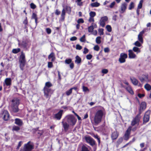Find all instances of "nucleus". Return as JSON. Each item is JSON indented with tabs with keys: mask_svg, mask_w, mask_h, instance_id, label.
<instances>
[{
	"mask_svg": "<svg viewBox=\"0 0 151 151\" xmlns=\"http://www.w3.org/2000/svg\"><path fill=\"white\" fill-rule=\"evenodd\" d=\"M104 114L103 109H99L95 113L94 118V121L96 125H98V124L101 122Z\"/></svg>",
	"mask_w": 151,
	"mask_h": 151,
	"instance_id": "obj_1",
	"label": "nucleus"
},
{
	"mask_svg": "<svg viewBox=\"0 0 151 151\" xmlns=\"http://www.w3.org/2000/svg\"><path fill=\"white\" fill-rule=\"evenodd\" d=\"M12 104L11 111L14 113L17 112L19 111L18 106L19 104V100L17 98H14L12 100Z\"/></svg>",
	"mask_w": 151,
	"mask_h": 151,
	"instance_id": "obj_2",
	"label": "nucleus"
},
{
	"mask_svg": "<svg viewBox=\"0 0 151 151\" xmlns=\"http://www.w3.org/2000/svg\"><path fill=\"white\" fill-rule=\"evenodd\" d=\"M67 120V122L70 126H73L76 124L77 122V119L72 115H69L65 117Z\"/></svg>",
	"mask_w": 151,
	"mask_h": 151,
	"instance_id": "obj_3",
	"label": "nucleus"
},
{
	"mask_svg": "<svg viewBox=\"0 0 151 151\" xmlns=\"http://www.w3.org/2000/svg\"><path fill=\"white\" fill-rule=\"evenodd\" d=\"M26 61L25 55L23 52H22L20 55L19 61V67L22 70H24V67L25 65Z\"/></svg>",
	"mask_w": 151,
	"mask_h": 151,
	"instance_id": "obj_4",
	"label": "nucleus"
},
{
	"mask_svg": "<svg viewBox=\"0 0 151 151\" xmlns=\"http://www.w3.org/2000/svg\"><path fill=\"white\" fill-rule=\"evenodd\" d=\"M43 90L44 96L46 98L49 99L52 93L51 89L47 87H44Z\"/></svg>",
	"mask_w": 151,
	"mask_h": 151,
	"instance_id": "obj_5",
	"label": "nucleus"
},
{
	"mask_svg": "<svg viewBox=\"0 0 151 151\" xmlns=\"http://www.w3.org/2000/svg\"><path fill=\"white\" fill-rule=\"evenodd\" d=\"M140 119V114H139L136 116L133 119L131 122L132 126H134L136 124L138 125Z\"/></svg>",
	"mask_w": 151,
	"mask_h": 151,
	"instance_id": "obj_6",
	"label": "nucleus"
},
{
	"mask_svg": "<svg viewBox=\"0 0 151 151\" xmlns=\"http://www.w3.org/2000/svg\"><path fill=\"white\" fill-rule=\"evenodd\" d=\"M127 58V54L122 53L120 54V57L119 59V61L121 63H124L126 61V59Z\"/></svg>",
	"mask_w": 151,
	"mask_h": 151,
	"instance_id": "obj_7",
	"label": "nucleus"
},
{
	"mask_svg": "<svg viewBox=\"0 0 151 151\" xmlns=\"http://www.w3.org/2000/svg\"><path fill=\"white\" fill-rule=\"evenodd\" d=\"M85 139L87 143H89L91 145H93L95 144L94 140L89 136H86Z\"/></svg>",
	"mask_w": 151,
	"mask_h": 151,
	"instance_id": "obj_8",
	"label": "nucleus"
},
{
	"mask_svg": "<svg viewBox=\"0 0 151 151\" xmlns=\"http://www.w3.org/2000/svg\"><path fill=\"white\" fill-rule=\"evenodd\" d=\"M139 80L142 82L149 81L148 75V74H143L139 78Z\"/></svg>",
	"mask_w": 151,
	"mask_h": 151,
	"instance_id": "obj_9",
	"label": "nucleus"
},
{
	"mask_svg": "<svg viewBox=\"0 0 151 151\" xmlns=\"http://www.w3.org/2000/svg\"><path fill=\"white\" fill-rule=\"evenodd\" d=\"M127 4L125 2L122 3L120 6V10H119V12L121 13H124L127 8Z\"/></svg>",
	"mask_w": 151,
	"mask_h": 151,
	"instance_id": "obj_10",
	"label": "nucleus"
},
{
	"mask_svg": "<svg viewBox=\"0 0 151 151\" xmlns=\"http://www.w3.org/2000/svg\"><path fill=\"white\" fill-rule=\"evenodd\" d=\"M131 129L132 127L130 126L129 127L127 130L124 137V139L125 140H127L129 139Z\"/></svg>",
	"mask_w": 151,
	"mask_h": 151,
	"instance_id": "obj_11",
	"label": "nucleus"
},
{
	"mask_svg": "<svg viewBox=\"0 0 151 151\" xmlns=\"http://www.w3.org/2000/svg\"><path fill=\"white\" fill-rule=\"evenodd\" d=\"M108 18L107 16H104L101 17L100 20V25L102 27H104L106 22L108 20Z\"/></svg>",
	"mask_w": 151,
	"mask_h": 151,
	"instance_id": "obj_12",
	"label": "nucleus"
},
{
	"mask_svg": "<svg viewBox=\"0 0 151 151\" xmlns=\"http://www.w3.org/2000/svg\"><path fill=\"white\" fill-rule=\"evenodd\" d=\"M146 29H143L142 31L140 32L138 35V40L140 42L141 44L143 43V39L142 38V35L144 34L145 32L146 31Z\"/></svg>",
	"mask_w": 151,
	"mask_h": 151,
	"instance_id": "obj_13",
	"label": "nucleus"
},
{
	"mask_svg": "<svg viewBox=\"0 0 151 151\" xmlns=\"http://www.w3.org/2000/svg\"><path fill=\"white\" fill-rule=\"evenodd\" d=\"M63 111V110H60L58 113L55 114L54 116V118L57 119V120H60L62 117Z\"/></svg>",
	"mask_w": 151,
	"mask_h": 151,
	"instance_id": "obj_14",
	"label": "nucleus"
},
{
	"mask_svg": "<svg viewBox=\"0 0 151 151\" xmlns=\"http://www.w3.org/2000/svg\"><path fill=\"white\" fill-rule=\"evenodd\" d=\"M150 112V111H148L145 113L143 118L144 122H147L149 121Z\"/></svg>",
	"mask_w": 151,
	"mask_h": 151,
	"instance_id": "obj_15",
	"label": "nucleus"
},
{
	"mask_svg": "<svg viewBox=\"0 0 151 151\" xmlns=\"http://www.w3.org/2000/svg\"><path fill=\"white\" fill-rule=\"evenodd\" d=\"M97 27V25L95 23H92L91 25L88 28V31L90 32H92L93 31V29Z\"/></svg>",
	"mask_w": 151,
	"mask_h": 151,
	"instance_id": "obj_16",
	"label": "nucleus"
},
{
	"mask_svg": "<svg viewBox=\"0 0 151 151\" xmlns=\"http://www.w3.org/2000/svg\"><path fill=\"white\" fill-rule=\"evenodd\" d=\"M128 52L129 57V58H135L136 57V55L133 52L132 50H129Z\"/></svg>",
	"mask_w": 151,
	"mask_h": 151,
	"instance_id": "obj_17",
	"label": "nucleus"
},
{
	"mask_svg": "<svg viewBox=\"0 0 151 151\" xmlns=\"http://www.w3.org/2000/svg\"><path fill=\"white\" fill-rule=\"evenodd\" d=\"M146 104L145 102H142L141 104L140 105V114H141V112L143 110H144L146 108Z\"/></svg>",
	"mask_w": 151,
	"mask_h": 151,
	"instance_id": "obj_18",
	"label": "nucleus"
},
{
	"mask_svg": "<svg viewBox=\"0 0 151 151\" xmlns=\"http://www.w3.org/2000/svg\"><path fill=\"white\" fill-rule=\"evenodd\" d=\"M62 123L64 128V130L65 131H67L68 130L69 125H70L68 123H67V122H64V120L62 121Z\"/></svg>",
	"mask_w": 151,
	"mask_h": 151,
	"instance_id": "obj_19",
	"label": "nucleus"
},
{
	"mask_svg": "<svg viewBox=\"0 0 151 151\" xmlns=\"http://www.w3.org/2000/svg\"><path fill=\"white\" fill-rule=\"evenodd\" d=\"M9 114L6 111H4L3 112V118L4 120L7 121L9 118Z\"/></svg>",
	"mask_w": 151,
	"mask_h": 151,
	"instance_id": "obj_20",
	"label": "nucleus"
},
{
	"mask_svg": "<svg viewBox=\"0 0 151 151\" xmlns=\"http://www.w3.org/2000/svg\"><path fill=\"white\" fill-rule=\"evenodd\" d=\"M118 133L115 131L112 133L111 138L113 140L116 139L118 137Z\"/></svg>",
	"mask_w": 151,
	"mask_h": 151,
	"instance_id": "obj_21",
	"label": "nucleus"
},
{
	"mask_svg": "<svg viewBox=\"0 0 151 151\" xmlns=\"http://www.w3.org/2000/svg\"><path fill=\"white\" fill-rule=\"evenodd\" d=\"M15 123L19 126H21L23 124L22 120L16 118L15 119Z\"/></svg>",
	"mask_w": 151,
	"mask_h": 151,
	"instance_id": "obj_22",
	"label": "nucleus"
},
{
	"mask_svg": "<svg viewBox=\"0 0 151 151\" xmlns=\"http://www.w3.org/2000/svg\"><path fill=\"white\" fill-rule=\"evenodd\" d=\"M131 81L132 83L134 85L137 86L138 84V80L134 77H132L130 78Z\"/></svg>",
	"mask_w": 151,
	"mask_h": 151,
	"instance_id": "obj_23",
	"label": "nucleus"
},
{
	"mask_svg": "<svg viewBox=\"0 0 151 151\" xmlns=\"http://www.w3.org/2000/svg\"><path fill=\"white\" fill-rule=\"evenodd\" d=\"M5 83L7 86H10L11 84V80L10 78H6L5 80Z\"/></svg>",
	"mask_w": 151,
	"mask_h": 151,
	"instance_id": "obj_24",
	"label": "nucleus"
},
{
	"mask_svg": "<svg viewBox=\"0 0 151 151\" xmlns=\"http://www.w3.org/2000/svg\"><path fill=\"white\" fill-rule=\"evenodd\" d=\"M126 90L131 94H133L134 92L132 88L130 86H128L126 88Z\"/></svg>",
	"mask_w": 151,
	"mask_h": 151,
	"instance_id": "obj_25",
	"label": "nucleus"
},
{
	"mask_svg": "<svg viewBox=\"0 0 151 151\" xmlns=\"http://www.w3.org/2000/svg\"><path fill=\"white\" fill-rule=\"evenodd\" d=\"M48 58L49 59H50L52 58L51 61H53L55 60V56L54 53L52 52L49 56L48 57Z\"/></svg>",
	"mask_w": 151,
	"mask_h": 151,
	"instance_id": "obj_26",
	"label": "nucleus"
},
{
	"mask_svg": "<svg viewBox=\"0 0 151 151\" xmlns=\"http://www.w3.org/2000/svg\"><path fill=\"white\" fill-rule=\"evenodd\" d=\"M18 45L19 46H21L24 48L27 46V44L25 42L22 41V42H19Z\"/></svg>",
	"mask_w": 151,
	"mask_h": 151,
	"instance_id": "obj_27",
	"label": "nucleus"
},
{
	"mask_svg": "<svg viewBox=\"0 0 151 151\" xmlns=\"http://www.w3.org/2000/svg\"><path fill=\"white\" fill-rule=\"evenodd\" d=\"M81 58L78 56L77 55L76 57V60H75V62L77 64H79L81 63Z\"/></svg>",
	"mask_w": 151,
	"mask_h": 151,
	"instance_id": "obj_28",
	"label": "nucleus"
},
{
	"mask_svg": "<svg viewBox=\"0 0 151 151\" xmlns=\"http://www.w3.org/2000/svg\"><path fill=\"white\" fill-rule=\"evenodd\" d=\"M133 51L136 52L137 54L141 52V50L140 49L137 47H134L132 49Z\"/></svg>",
	"mask_w": 151,
	"mask_h": 151,
	"instance_id": "obj_29",
	"label": "nucleus"
},
{
	"mask_svg": "<svg viewBox=\"0 0 151 151\" xmlns=\"http://www.w3.org/2000/svg\"><path fill=\"white\" fill-rule=\"evenodd\" d=\"M100 5V4L97 2H96L94 3H92L91 4V6L92 7H97L99 6Z\"/></svg>",
	"mask_w": 151,
	"mask_h": 151,
	"instance_id": "obj_30",
	"label": "nucleus"
},
{
	"mask_svg": "<svg viewBox=\"0 0 151 151\" xmlns=\"http://www.w3.org/2000/svg\"><path fill=\"white\" fill-rule=\"evenodd\" d=\"M145 89L148 91L151 90V86L149 84H146L144 86Z\"/></svg>",
	"mask_w": 151,
	"mask_h": 151,
	"instance_id": "obj_31",
	"label": "nucleus"
},
{
	"mask_svg": "<svg viewBox=\"0 0 151 151\" xmlns=\"http://www.w3.org/2000/svg\"><path fill=\"white\" fill-rule=\"evenodd\" d=\"M81 151H89V150L88 147L83 145L82 146Z\"/></svg>",
	"mask_w": 151,
	"mask_h": 151,
	"instance_id": "obj_32",
	"label": "nucleus"
},
{
	"mask_svg": "<svg viewBox=\"0 0 151 151\" xmlns=\"http://www.w3.org/2000/svg\"><path fill=\"white\" fill-rule=\"evenodd\" d=\"M20 129L19 127L15 125L13 126L12 127L13 131H18Z\"/></svg>",
	"mask_w": 151,
	"mask_h": 151,
	"instance_id": "obj_33",
	"label": "nucleus"
},
{
	"mask_svg": "<svg viewBox=\"0 0 151 151\" xmlns=\"http://www.w3.org/2000/svg\"><path fill=\"white\" fill-rule=\"evenodd\" d=\"M20 51V49L19 48L14 49L12 50V52L14 54H16Z\"/></svg>",
	"mask_w": 151,
	"mask_h": 151,
	"instance_id": "obj_34",
	"label": "nucleus"
},
{
	"mask_svg": "<svg viewBox=\"0 0 151 151\" xmlns=\"http://www.w3.org/2000/svg\"><path fill=\"white\" fill-rule=\"evenodd\" d=\"M65 10L63 9L61 15V18L63 20H64L65 19Z\"/></svg>",
	"mask_w": 151,
	"mask_h": 151,
	"instance_id": "obj_35",
	"label": "nucleus"
},
{
	"mask_svg": "<svg viewBox=\"0 0 151 151\" xmlns=\"http://www.w3.org/2000/svg\"><path fill=\"white\" fill-rule=\"evenodd\" d=\"M101 38L100 37H98L96 38V42L97 44H99L101 43Z\"/></svg>",
	"mask_w": 151,
	"mask_h": 151,
	"instance_id": "obj_36",
	"label": "nucleus"
},
{
	"mask_svg": "<svg viewBox=\"0 0 151 151\" xmlns=\"http://www.w3.org/2000/svg\"><path fill=\"white\" fill-rule=\"evenodd\" d=\"M143 0H141L140 1L139 3L138 6V7H137L138 9H140L142 8V4L143 3Z\"/></svg>",
	"mask_w": 151,
	"mask_h": 151,
	"instance_id": "obj_37",
	"label": "nucleus"
},
{
	"mask_svg": "<svg viewBox=\"0 0 151 151\" xmlns=\"http://www.w3.org/2000/svg\"><path fill=\"white\" fill-rule=\"evenodd\" d=\"M90 17H94L96 15V13L95 12L91 11L89 13Z\"/></svg>",
	"mask_w": 151,
	"mask_h": 151,
	"instance_id": "obj_38",
	"label": "nucleus"
},
{
	"mask_svg": "<svg viewBox=\"0 0 151 151\" xmlns=\"http://www.w3.org/2000/svg\"><path fill=\"white\" fill-rule=\"evenodd\" d=\"M92 136L95 138H96L97 139V140H98L99 144L100 143V138L97 135H95V134H93Z\"/></svg>",
	"mask_w": 151,
	"mask_h": 151,
	"instance_id": "obj_39",
	"label": "nucleus"
},
{
	"mask_svg": "<svg viewBox=\"0 0 151 151\" xmlns=\"http://www.w3.org/2000/svg\"><path fill=\"white\" fill-rule=\"evenodd\" d=\"M52 86L51 83L49 82H47L45 84V87H47V88H49L50 87Z\"/></svg>",
	"mask_w": 151,
	"mask_h": 151,
	"instance_id": "obj_40",
	"label": "nucleus"
},
{
	"mask_svg": "<svg viewBox=\"0 0 151 151\" xmlns=\"http://www.w3.org/2000/svg\"><path fill=\"white\" fill-rule=\"evenodd\" d=\"M141 43L138 41H136L135 43H134V45L137 46L138 47H140L142 45Z\"/></svg>",
	"mask_w": 151,
	"mask_h": 151,
	"instance_id": "obj_41",
	"label": "nucleus"
},
{
	"mask_svg": "<svg viewBox=\"0 0 151 151\" xmlns=\"http://www.w3.org/2000/svg\"><path fill=\"white\" fill-rule=\"evenodd\" d=\"M106 29L109 32H111L112 30L111 27L109 25H107L106 26Z\"/></svg>",
	"mask_w": 151,
	"mask_h": 151,
	"instance_id": "obj_42",
	"label": "nucleus"
},
{
	"mask_svg": "<svg viewBox=\"0 0 151 151\" xmlns=\"http://www.w3.org/2000/svg\"><path fill=\"white\" fill-rule=\"evenodd\" d=\"M134 7V4L133 2H131L129 5V10H131Z\"/></svg>",
	"mask_w": 151,
	"mask_h": 151,
	"instance_id": "obj_43",
	"label": "nucleus"
},
{
	"mask_svg": "<svg viewBox=\"0 0 151 151\" xmlns=\"http://www.w3.org/2000/svg\"><path fill=\"white\" fill-rule=\"evenodd\" d=\"M104 29L102 28L99 29V32L100 35H102L104 34Z\"/></svg>",
	"mask_w": 151,
	"mask_h": 151,
	"instance_id": "obj_44",
	"label": "nucleus"
},
{
	"mask_svg": "<svg viewBox=\"0 0 151 151\" xmlns=\"http://www.w3.org/2000/svg\"><path fill=\"white\" fill-rule=\"evenodd\" d=\"M72 62V60L70 59H66L65 60V63L66 64H69L71 63Z\"/></svg>",
	"mask_w": 151,
	"mask_h": 151,
	"instance_id": "obj_45",
	"label": "nucleus"
},
{
	"mask_svg": "<svg viewBox=\"0 0 151 151\" xmlns=\"http://www.w3.org/2000/svg\"><path fill=\"white\" fill-rule=\"evenodd\" d=\"M108 72V70L107 69H104L101 70V73L104 74L107 73Z\"/></svg>",
	"mask_w": 151,
	"mask_h": 151,
	"instance_id": "obj_46",
	"label": "nucleus"
},
{
	"mask_svg": "<svg viewBox=\"0 0 151 151\" xmlns=\"http://www.w3.org/2000/svg\"><path fill=\"white\" fill-rule=\"evenodd\" d=\"M81 42H83L85 40V35H84L80 39Z\"/></svg>",
	"mask_w": 151,
	"mask_h": 151,
	"instance_id": "obj_47",
	"label": "nucleus"
},
{
	"mask_svg": "<svg viewBox=\"0 0 151 151\" xmlns=\"http://www.w3.org/2000/svg\"><path fill=\"white\" fill-rule=\"evenodd\" d=\"M82 89L83 91L84 92L89 91V89L87 87L84 86H83Z\"/></svg>",
	"mask_w": 151,
	"mask_h": 151,
	"instance_id": "obj_48",
	"label": "nucleus"
},
{
	"mask_svg": "<svg viewBox=\"0 0 151 151\" xmlns=\"http://www.w3.org/2000/svg\"><path fill=\"white\" fill-rule=\"evenodd\" d=\"M72 92V89L70 88L68 91L66 92V95L68 96L70 95L71 93Z\"/></svg>",
	"mask_w": 151,
	"mask_h": 151,
	"instance_id": "obj_49",
	"label": "nucleus"
},
{
	"mask_svg": "<svg viewBox=\"0 0 151 151\" xmlns=\"http://www.w3.org/2000/svg\"><path fill=\"white\" fill-rule=\"evenodd\" d=\"M30 7L32 9H35L36 7V5L35 4L33 3H31L30 4Z\"/></svg>",
	"mask_w": 151,
	"mask_h": 151,
	"instance_id": "obj_50",
	"label": "nucleus"
},
{
	"mask_svg": "<svg viewBox=\"0 0 151 151\" xmlns=\"http://www.w3.org/2000/svg\"><path fill=\"white\" fill-rule=\"evenodd\" d=\"M92 57V55L91 54H88L86 55V58L87 60H90L91 59Z\"/></svg>",
	"mask_w": 151,
	"mask_h": 151,
	"instance_id": "obj_51",
	"label": "nucleus"
},
{
	"mask_svg": "<svg viewBox=\"0 0 151 151\" xmlns=\"http://www.w3.org/2000/svg\"><path fill=\"white\" fill-rule=\"evenodd\" d=\"M84 22V20L82 18L79 19L77 20V23L78 24H80L81 23H83Z\"/></svg>",
	"mask_w": 151,
	"mask_h": 151,
	"instance_id": "obj_52",
	"label": "nucleus"
},
{
	"mask_svg": "<svg viewBox=\"0 0 151 151\" xmlns=\"http://www.w3.org/2000/svg\"><path fill=\"white\" fill-rule=\"evenodd\" d=\"M82 48V47L78 44L76 45V49L77 50H81Z\"/></svg>",
	"mask_w": 151,
	"mask_h": 151,
	"instance_id": "obj_53",
	"label": "nucleus"
},
{
	"mask_svg": "<svg viewBox=\"0 0 151 151\" xmlns=\"http://www.w3.org/2000/svg\"><path fill=\"white\" fill-rule=\"evenodd\" d=\"M47 33L48 34H49L51 33V30L50 28H47L46 29Z\"/></svg>",
	"mask_w": 151,
	"mask_h": 151,
	"instance_id": "obj_54",
	"label": "nucleus"
},
{
	"mask_svg": "<svg viewBox=\"0 0 151 151\" xmlns=\"http://www.w3.org/2000/svg\"><path fill=\"white\" fill-rule=\"evenodd\" d=\"M94 50L98 51L99 50V47L98 45L95 46L93 48Z\"/></svg>",
	"mask_w": 151,
	"mask_h": 151,
	"instance_id": "obj_55",
	"label": "nucleus"
},
{
	"mask_svg": "<svg viewBox=\"0 0 151 151\" xmlns=\"http://www.w3.org/2000/svg\"><path fill=\"white\" fill-rule=\"evenodd\" d=\"M123 139L122 137L119 138V139L117 140V142L118 144H119L121 143L123 141Z\"/></svg>",
	"mask_w": 151,
	"mask_h": 151,
	"instance_id": "obj_56",
	"label": "nucleus"
},
{
	"mask_svg": "<svg viewBox=\"0 0 151 151\" xmlns=\"http://www.w3.org/2000/svg\"><path fill=\"white\" fill-rule=\"evenodd\" d=\"M32 18L35 19L37 18V14L35 13H32Z\"/></svg>",
	"mask_w": 151,
	"mask_h": 151,
	"instance_id": "obj_57",
	"label": "nucleus"
},
{
	"mask_svg": "<svg viewBox=\"0 0 151 151\" xmlns=\"http://www.w3.org/2000/svg\"><path fill=\"white\" fill-rule=\"evenodd\" d=\"M53 66L52 63V62H49L48 63V68H52Z\"/></svg>",
	"mask_w": 151,
	"mask_h": 151,
	"instance_id": "obj_58",
	"label": "nucleus"
},
{
	"mask_svg": "<svg viewBox=\"0 0 151 151\" xmlns=\"http://www.w3.org/2000/svg\"><path fill=\"white\" fill-rule=\"evenodd\" d=\"M88 21L90 22H93L94 21V19L93 17H90L89 19H88Z\"/></svg>",
	"mask_w": 151,
	"mask_h": 151,
	"instance_id": "obj_59",
	"label": "nucleus"
},
{
	"mask_svg": "<svg viewBox=\"0 0 151 151\" xmlns=\"http://www.w3.org/2000/svg\"><path fill=\"white\" fill-rule=\"evenodd\" d=\"M104 51L105 52H108L110 50L108 47H106L104 49Z\"/></svg>",
	"mask_w": 151,
	"mask_h": 151,
	"instance_id": "obj_60",
	"label": "nucleus"
},
{
	"mask_svg": "<svg viewBox=\"0 0 151 151\" xmlns=\"http://www.w3.org/2000/svg\"><path fill=\"white\" fill-rule=\"evenodd\" d=\"M88 52V50L86 48H84V50L83 52L84 54H86Z\"/></svg>",
	"mask_w": 151,
	"mask_h": 151,
	"instance_id": "obj_61",
	"label": "nucleus"
},
{
	"mask_svg": "<svg viewBox=\"0 0 151 151\" xmlns=\"http://www.w3.org/2000/svg\"><path fill=\"white\" fill-rule=\"evenodd\" d=\"M77 38L76 37L74 36V37H71L70 38V40L71 41H73L76 40H77Z\"/></svg>",
	"mask_w": 151,
	"mask_h": 151,
	"instance_id": "obj_62",
	"label": "nucleus"
},
{
	"mask_svg": "<svg viewBox=\"0 0 151 151\" xmlns=\"http://www.w3.org/2000/svg\"><path fill=\"white\" fill-rule=\"evenodd\" d=\"M92 34L94 35H97V31L96 30H94V31H93Z\"/></svg>",
	"mask_w": 151,
	"mask_h": 151,
	"instance_id": "obj_63",
	"label": "nucleus"
},
{
	"mask_svg": "<svg viewBox=\"0 0 151 151\" xmlns=\"http://www.w3.org/2000/svg\"><path fill=\"white\" fill-rule=\"evenodd\" d=\"M60 11H59L57 9L56 10L55 12V14L57 15H59L60 14Z\"/></svg>",
	"mask_w": 151,
	"mask_h": 151,
	"instance_id": "obj_64",
	"label": "nucleus"
}]
</instances>
